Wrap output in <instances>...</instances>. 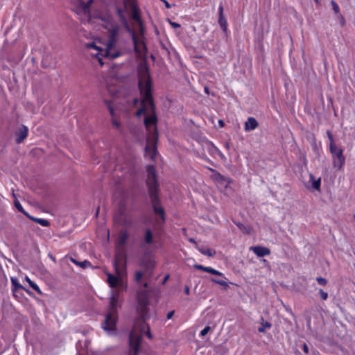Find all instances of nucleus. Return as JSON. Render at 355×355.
I'll use <instances>...</instances> for the list:
<instances>
[{
  "label": "nucleus",
  "instance_id": "0eeeda50",
  "mask_svg": "<svg viewBox=\"0 0 355 355\" xmlns=\"http://www.w3.org/2000/svg\"><path fill=\"white\" fill-rule=\"evenodd\" d=\"M76 1V12L78 15H84V19H82L83 21L91 22L92 16L90 13V6L93 3V0H88L87 2H84L82 0Z\"/></svg>",
  "mask_w": 355,
  "mask_h": 355
},
{
  "label": "nucleus",
  "instance_id": "c9c22d12",
  "mask_svg": "<svg viewBox=\"0 0 355 355\" xmlns=\"http://www.w3.org/2000/svg\"><path fill=\"white\" fill-rule=\"evenodd\" d=\"M316 281L320 285H326L327 283V280L322 277H317Z\"/></svg>",
  "mask_w": 355,
  "mask_h": 355
},
{
  "label": "nucleus",
  "instance_id": "c85d7f7f",
  "mask_svg": "<svg viewBox=\"0 0 355 355\" xmlns=\"http://www.w3.org/2000/svg\"><path fill=\"white\" fill-rule=\"evenodd\" d=\"M143 276H145V275L143 272V271H140V270L136 271V272H135V281L137 283H140Z\"/></svg>",
  "mask_w": 355,
  "mask_h": 355
},
{
  "label": "nucleus",
  "instance_id": "39448f33",
  "mask_svg": "<svg viewBox=\"0 0 355 355\" xmlns=\"http://www.w3.org/2000/svg\"><path fill=\"white\" fill-rule=\"evenodd\" d=\"M115 40L114 38H111L105 49H102L98 47L94 42L88 43L87 44V48L94 49L101 51L100 54L104 57L109 58L110 59H115L120 56L121 53L114 49Z\"/></svg>",
  "mask_w": 355,
  "mask_h": 355
},
{
  "label": "nucleus",
  "instance_id": "f8f14e48",
  "mask_svg": "<svg viewBox=\"0 0 355 355\" xmlns=\"http://www.w3.org/2000/svg\"><path fill=\"white\" fill-rule=\"evenodd\" d=\"M123 278L119 277L117 275L116 277L111 273H107V283L111 288H115L116 286L119 285L121 287H123Z\"/></svg>",
  "mask_w": 355,
  "mask_h": 355
},
{
  "label": "nucleus",
  "instance_id": "ddd939ff",
  "mask_svg": "<svg viewBox=\"0 0 355 355\" xmlns=\"http://www.w3.org/2000/svg\"><path fill=\"white\" fill-rule=\"evenodd\" d=\"M28 133V128L26 125H22L16 132V142L17 144L21 143L27 137Z\"/></svg>",
  "mask_w": 355,
  "mask_h": 355
},
{
  "label": "nucleus",
  "instance_id": "aec40b11",
  "mask_svg": "<svg viewBox=\"0 0 355 355\" xmlns=\"http://www.w3.org/2000/svg\"><path fill=\"white\" fill-rule=\"evenodd\" d=\"M27 218L40 225H41L43 227H48L50 225V223L49 220H47L46 219H43V218H35L34 216H31L30 214Z\"/></svg>",
  "mask_w": 355,
  "mask_h": 355
},
{
  "label": "nucleus",
  "instance_id": "6e6552de",
  "mask_svg": "<svg viewBox=\"0 0 355 355\" xmlns=\"http://www.w3.org/2000/svg\"><path fill=\"white\" fill-rule=\"evenodd\" d=\"M330 152L333 157V166L338 170L343 168L345 164V158L343 154V150L336 147L335 144L329 146Z\"/></svg>",
  "mask_w": 355,
  "mask_h": 355
},
{
  "label": "nucleus",
  "instance_id": "5701e85b",
  "mask_svg": "<svg viewBox=\"0 0 355 355\" xmlns=\"http://www.w3.org/2000/svg\"><path fill=\"white\" fill-rule=\"evenodd\" d=\"M128 237V234L126 232H121L118 239V245L123 247L126 243Z\"/></svg>",
  "mask_w": 355,
  "mask_h": 355
},
{
  "label": "nucleus",
  "instance_id": "4be33fe9",
  "mask_svg": "<svg viewBox=\"0 0 355 355\" xmlns=\"http://www.w3.org/2000/svg\"><path fill=\"white\" fill-rule=\"evenodd\" d=\"M12 196L15 198L14 201V205L16 209L19 211L24 214L26 217H28L29 216V214L24 210L19 201L16 198L15 193H12Z\"/></svg>",
  "mask_w": 355,
  "mask_h": 355
},
{
  "label": "nucleus",
  "instance_id": "f03ea898",
  "mask_svg": "<svg viewBox=\"0 0 355 355\" xmlns=\"http://www.w3.org/2000/svg\"><path fill=\"white\" fill-rule=\"evenodd\" d=\"M148 297L149 292L147 290L141 288L137 292V311L139 318L135 320L134 327L129 334L130 355H137L141 340L144 334L149 338H152L150 328L146 323V319L148 315Z\"/></svg>",
  "mask_w": 355,
  "mask_h": 355
},
{
  "label": "nucleus",
  "instance_id": "8fccbe9b",
  "mask_svg": "<svg viewBox=\"0 0 355 355\" xmlns=\"http://www.w3.org/2000/svg\"><path fill=\"white\" fill-rule=\"evenodd\" d=\"M218 123H219L220 127H223L224 125V122H223V120H219L218 121Z\"/></svg>",
  "mask_w": 355,
  "mask_h": 355
},
{
  "label": "nucleus",
  "instance_id": "423d86ee",
  "mask_svg": "<svg viewBox=\"0 0 355 355\" xmlns=\"http://www.w3.org/2000/svg\"><path fill=\"white\" fill-rule=\"evenodd\" d=\"M114 267L116 274L121 278L126 275V254L125 252H117L114 260Z\"/></svg>",
  "mask_w": 355,
  "mask_h": 355
},
{
  "label": "nucleus",
  "instance_id": "a211bd4d",
  "mask_svg": "<svg viewBox=\"0 0 355 355\" xmlns=\"http://www.w3.org/2000/svg\"><path fill=\"white\" fill-rule=\"evenodd\" d=\"M12 283V291L13 293H15L19 289H23L26 292H28L18 281L16 277H11L10 279Z\"/></svg>",
  "mask_w": 355,
  "mask_h": 355
},
{
  "label": "nucleus",
  "instance_id": "4468645a",
  "mask_svg": "<svg viewBox=\"0 0 355 355\" xmlns=\"http://www.w3.org/2000/svg\"><path fill=\"white\" fill-rule=\"evenodd\" d=\"M250 250L259 257H263L270 254V251L268 248L259 245L251 247Z\"/></svg>",
  "mask_w": 355,
  "mask_h": 355
},
{
  "label": "nucleus",
  "instance_id": "2eb2a0df",
  "mask_svg": "<svg viewBox=\"0 0 355 355\" xmlns=\"http://www.w3.org/2000/svg\"><path fill=\"white\" fill-rule=\"evenodd\" d=\"M95 17L99 19L102 22H103L106 28L112 26L113 19L110 15L98 13L96 15Z\"/></svg>",
  "mask_w": 355,
  "mask_h": 355
},
{
  "label": "nucleus",
  "instance_id": "c03bdc74",
  "mask_svg": "<svg viewBox=\"0 0 355 355\" xmlns=\"http://www.w3.org/2000/svg\"><path fill=\"white\" fill-rule=\"evenodd\" d=\"M162 1L164 3V5H165L166 8H171V5L169 4V3L167 1L162 0Z\"/></svg>",
  "mask_w": 355,
  "mask_h": 355
},
{
  "label": "nucleus",
  "instance_id": "f704fd0d",
  "mask_svg": "<svg viewBox=\"0 0 355 355\" xmlns=\"http://www.w3.org/2000/svg\"><path fill=\"white\" fill-rule=\"evenodd\" d=\"M214 177L215 180L218 181V182L223 181L225 179L222 175H220L219 173L216 172V171H215Z\"/></svg>",
  "mask_w": 355,
  "mask_h": 355
},
{
  "label": "nucleus",
  "instance_id": "1a4fd4ad",
  "mask_svg": "<svg viewBox=\"0 0 355 355\" xmlns=\"http://www.w3.org/2000/svg\"><path fill=\"white\" fill-rule=\"evenodd\" d=\"M132 8V18L135 20L139 25V32L141 35L144 34V27L143 26L142 21L140 18L139 9L135 3V0H131V3L129 4Z\"/></svg>",
  "mask_w": 355,
  "mask_h": 355
},
{
  "label": "nucleus",
  "instance_id": "c756f323",
  "mask_svg": "<svg viewBox=\"0 0 355 355\" xmlns=\"http://www.w3.org/2000/svg\"><path fill=\"white\" fill-rule=\"evenodd\" d=\"M331 4L332 6V8L335 12V14H339L340 13V8L339 6L337 4L336 1L334 0H331Z\"/></svg>",
  "mask_w": 355,
  "mask_h": 355
},
{
  "label": "nucleus",
  "instance_id": "864d4df0",
  "mask_svg": "<svg viewBox=\"0 0 355 355\" xmlns=\"http://www.w3.org/2000/svg\"><path fill=\"white\" fill-rule=\"evenodd\" d=\"M127 3H129V4L131 3V0H125V1H124L125 6H126Z\"/></svg>",
  "mask_w": 355,
  "mask_h": 355
},
{
  "label": "nucleus",
  "instance_id": "3c124183",
  "mask_svg": "<svg viewBox=\"0 0 355 355\" xmlns=\"http://www.w3.org/2000/svg\"><path fill=\"white\" fill-rule=\"evenodd\" d=\"M144 288H147L148 286V282H144L143 284H142Z\"/></svg>",
  "mask_w": 355,
  "mask_h": 355
},
{
  "label": "nucleus",
  "instance_id": "b1692460",
  "mask_svg": "<svg viewBox=\"0 0 355 355\" xmlns=\"http://www.w3.org/2000/svg\"><path fill=\"white\" fill-rule=\"evenodd\" d=\"M310 180L312 182V187L319 191L320 189L321 179L320 178L315 179L312 174L310 175Z\"/></svg>",
  "mask_w": 355,
  "mask_h": 355
},
{
  "label": "nucleus",
  "instance_id": "6e6d98bb",
  "mask_svg": "<svg viewBox=\"0 0 355 355\" xmlns=\"http://www.w3.org/2000/svg\"><path fill=\"white\" fill-rule=\"evenodd\" d=\"M98 209H97V211H96V216H98Z\"/></svg>",
  "mask_w": 355,
  "mask_h": 355
},
{
  "label": "nucleus",
  "instance_id": "09e8293b",
  "mask_svg": "<svg viewBox=\"0 0 355 355\" xmlns=\"http://www.w3.org/2000/svg\"><path fill=\"white\" fill-rule=\"evenodd\" d=\"M168 277H169V275H166V276L164 277V279H163V282H162V284H164L167 281V279H168Z\"/></svg>",
  "mask_w": 355,
  "mask_h": 355
},
{
  "label": "nucleus",
  "instance_id": "de8ad7c7",
  "mask_svg": "<svg viewBox=\"0 0 355 355\" xmlns=\"http://www.w3.org/2000/svg\"><path fill=\"white\" fill-rule=\"evenodd\" d=\"M189 291H190L189 290V287L187 286H185V288H184V293L188 295L189 293Z\"/></svg>",
  "mask_w": 355,
  "mask_h": 355
},
{
  "label": "nucleus",
  "instance_id": "bf43d9fd",
  "mask_svg": "<svg viewBox=\"0 0 355 355\" xmlns=\"http://www.w3.org/2000/svg\"><path fill=\"white\" fill-rule=\"evenodd\" d=\"M315 1L316 3H318V0H315Z\"/></svg>",
  "mask_w": 355,
  "mask_h": 355
},
{
  "label": "nucleus",
  "instance_id": "a19ab883",
  "mask_svg": "<svg viewBox=\"0 0 355 355\" xmlns=\"http://www.w3.org/2000/svg\"><path fill=\"white\" fill-rule=\"evenodd\" d=\"M112 125L116 128H119V126H120L119 123L116 120H115L114 119H112Z\"/></svg>",
  "mask_w": 355,
  "mask_h": 355
},
{
  "label": "nucleus",
  "instance_id": "5fc2aeb1",
  "mask_svg": "<svg viewBox=\"0 0 355 355\" xmlns=\"http://www.w3.org/2000/svg\"><path fill=\"white\" fill-rule=\"evenodd\" d=\"M238 227L241 229V230H243L242 227L244 228L243 225H241V224H238Z\"/></svg>",
  "mask_w": 355,
  "mask_h": 355
},
{
  "label": "nucleus",
  "instance_id": "cd10ccee",
  "mask_svg": "<svg viewBox=\"0 0 355 355\" xmlns=\"http://www.w3.org/2000/svg\"><path fill=\"white\" fill-rule=\"evenodd\" d=\"M116 14H117L118 17H119L120 20L122 22L126 23V18L124 15V9L117 7L116 8Z\"/></svg>",
  "mask_w": 355,
  "mask_h": 355
},
{
  "label": "nucleus",
  "instance_id": "79ce46f5",
  "mask_svg": "<svg viewBox=\"0 0 355 355\" xmlns=\"http://www.w3.org/2000/svg\"><path fill=\"white\" fill-rule=\"evenodd\" d=\"M173 314H174L173 311L168 312L166 315L167 319H171L173 317Z\"/></svg>",
  "mask_w": 355,
  "mask_h": 355
},
{
  "label": "nucleus",
  "instance_id": "bb28decb",
  "mask_svg": "<svg viewBox=\"0 0 355 355\" xmlns=\"http://www.w3.org/2000/svg\"><path fill=\"white\" fill-rule=\"evenodd\" d=\"M271 324L267 321H262L261 327L258 328V331L261 333L266 332V329H270Z\"/></svg>",
  "mask_w": 355,
  "mask_h": 355
},
{
  "label": "nucleus",
  "instance_id": "58836bf2",
  "mask_svg": "<svg viewBox=\"0 0 355 355\" xmlns=\"http://www.w3.org/2000/svg\"><path fill=\"white\" fill-rule=\"evenodd\" d=\"M327 137H328L329 139L330 140V145L334 144V138H333L331 133L329 131H327Z\"/></svg>",
  "mask_w": 355,
  "mask_h": 355
},
{
  "label": "nucleus",
  "instance_id": "72a5a7b5",
  "mask_svg": "<svg viewBox=\"0 0 355 355\" xmlns=\"http://www.w3.org/2000/svg\"><path fill=\"white\" fill-rule=\"evenodd\" d=\"M225 279H213L212 281L214 282L215 283L219 284V285H221V286H227V282L225 281Z\"/></svg>",
  "mask_w": 355,
  "mask_h": 355
},
{
  "label": "nucleus",
  "instance_id": "9b49d317",
  "mask_svg": "<svg viewBox=\"0 0 355 355\" xmlns=\"http://www.w3.org/2000/svg\"><path fill=\"white\" fill-rule=\"evenodd\" d=\"M127 29L131 34L135 51L137 53L141 52L143 49H146L144 42L137 37L135 33L127 25Z\"/></svg>",
  "mask_w": 355,
  "mask_h": 355
},
{
  "label": "nucleus",
  "instance_id": "37998d69",
  "mask_svg": "<svg viewBox=\"0 0 355 355\" xmlns=\"http://www.w3.org/2000/svg\"><path fill=\"white\" fill-rule=\"evenodd\" d=\"M302 349H303V351H304L305 353H306V354H307V353L309 352V347H308V346H307L306 344H304V345H303V347H302Z\"/></svg>",
  "mask_w": 355,
  "mask_h": 355
},
{
  "label": "nucleus",
  "instance_id": "f3484780",
  "mask_svg": "<svg viewBox=\"0 0 355 355\" xmlns=\"http://www.w3.org/2000/svg\"><path fill=\"white\" fill-rule=\"evenodd\" d=\"M196 248L202 254L206 255L207 257H214L216 254L215 250H211L209 248L205 247L203 245H199L198 243H196Z\"/></svg>",
  "mask_w": 355,
  "mask_h": 355
},
{
  "label": "nucleus",
  "instance_id": "20e7f679",
  "mask_svg": "<svg viewBox=\"0 0 355 355\" xmlns=\"http://www.w3.org/2000/svg\"><path fill=\"white\" fill-rule=\"evenodd\" d=\"M119 291H112V295L110 297L109 311L102 324V327L105 331L111 332L116 329V322L117 320L116 309L118 305Z\"/></svg>",
  "mask_w": 355,
  "mask_h": 355
},
{
  "label": "nucleus",
  "instance_id": "4c0bfd02",
  "mask_svg": "<svg viewBox=\"0 0 355 355\" xmlns=\"http://www.w3.org/2000/svg\"><path fill=\"white\" fill-rule=\"evenodd\" d=\"M105 104L107 105V107L110 111V114L114 116V109L111 106L110 102L109 101H105Z\"/></svg>",
  "mask_w": 355,
  "mask_h": 355
},
{
  "label": "nucleus",
  "instance_id": "4d7b16f0",
  "mask_svg": "<svg viewBox=\"0 0 355 355\" xmlns=\"http://www.w3.org/2000/svg\"><path fill=\"white\" fill-rule=\"evenodd\" d=\"M205 90L206 92H208V89L207 87H205Z\"/></svg>",
  "mask_w": 355,
  "mask_h": 355
},
{
  "label": "nucleus",
  "instance_id": "a18cd8bd",
  "mask_svg": "<svg viewBox=\"0 0 355 355\" xmlns=\"http://www.w3.org/2000/svg\"><path fill=\"white\" fill-rule=\"evenodd\" d=\"M218 10H219V16H221V15H223V8L222 6H220L219 8H218Z\"/></svg>",
  "mask_w": 355,
  "mask_h": 355
},
{
  "label": "nucleus",
  "instance_id": "473e14b6",
  "mask_svg": "<svg viewBox=\"0 0 355 355\" xmlns=\"http://www.w3.org/2000/svg\"><path fill=\"white\" fill-rule=\"evenodd\" d=\"M194 268L198 270H200L208 272L210 267L204 266L200 265V264H196V265H194Z\"/></svg>",
  "mask_w": 355,
  "mask_h": 355
},
{
  "label": "nucleus",
  "instance_id": "9d476101",
  "mask_svg": "<svg viewBox=\"0 0 355 355\" xmlns=\"http://www.w3.org/2000/svg\"><path fill=\"white\" fill-rule=\"evenodd\" d=\"M141 266L144 268L143 272L145 275L146 279L150 280L153 277V270L155 266V261L152 259H146L141 262Z\"/></svg>",
  "mask_w": 355,
  "mask_h": 355
},
{
  "label": "nucleus",
  "instance_id": "dca6fc26",
  "mask_svg": "<svg viewBox=\"0 0 355 355\" xmlns=\"http://www.w3.org/2000/svg\"><path fill=\"white\" fill-rule=\"evenodd\" d=\"M258 122L254 117H249L245 123V130L252 131L258 127Z\"/></svg>",
  "mask_w": 355,
  "mask_h": 355
},
{
  "label": "nucleus",
  "instance_id": "e433bc0d",
  "mask_svg": "<svg viewBox=\"0 0 355 355\" xmlns=\"http://www.w3.org/2000/svg\"><path fill=\"white\" fill-rule=\"evenodd\" d=\"M210 329H211V327L209 326H207L202 330L200 331V336H205V335L207 334V333L210 331Z\"/></svg>",
  "mask_w": 355,
  "mask_h": 355
},
{
  "label": "nucleus",
  "instance_id": "6ab92c4d",
  "mask_svg": "<svg viewBox=\"0 0 355 355\" xmlns=\"http://www.w3.org/2000/svg\"><path fill=\"white\" fill-rule=\"evenodd\" d=\"M144 241L146 245H150L153 242V232L150 229H146L145 230V234L144 238Z\"/></svg>",
  "mask_w": 355,
  "mask_h": 355
},
{
  "label": "nucleus",
  "instance_id": "7c9ffc66",
  "mask_svg": "<svg viewBox=\"0 0 355 355\" xmlns=\"http://www.w3.org/2000/svg\"><path fill=\"white\" fill-rule=\"evenodd\" d=\"M209 273H211L212 275H218V276H220L222 277L223 279H225V277L223 276V274L221 273L220 272L212 268H209Z\"/></svg>",
  "mask_w": 355,
  "mask_h": 355
},
{
  "label": "nucleus",
  "instance_id": "412c9836",
  "mask_svg": "<svg viewBox=\"0 0 355 355\" xmlns=\"http://www.w3.org/2000/svg\"><path fill=\"white\" fill-rule=\"evenodd\" d=\"M70 261L76 266L81 267L82 268H86L91 266V263L87 260H84L83 261H78L73 257H70Z\"/></svg>",
  "mask_w": 355,
  "mask_h": 355
},
{
  "label": "nucleus",
  "instance_id": "a878e982",
  "mask_svg": "<svg viewBox=\"0 0 355 355\" xmlns=\"http://www.w3.org/2000/svg\"><path fill=\"white\" fill-rule=\"evenodd\" d=\"M25 279L28 282L30 286L34 289L39 295H42V293L39 286L33 282L28 277H26Z\"/></svg>",
  "mask_w": 355,
  "mask_h": 355
},
{
  "label": "nucleus",
  "instance_id": "393cba45",
  "mask_svg": "<svg viewBox=\"0 0 355 355\" xmlns=\"http://www.w3.org/2000/svg\"><path fill=\"white\" fill-rule=\"evenodd\" d=\"M218 24L223 31L226 33L227 30V22L223 15L219 16Z\"/></svg>",
  "mask_w": 355,
  "mask_h": 355
},
{
  "label": "nucleus",
  "instance_id": "f257e3e1",
  "mask_svg": "<svg viewBox=\"0 0 355 355\" xmlns=\"http://www.w3.org/2000/svg\"><path fill=\"white\" fill-rule=\"evenodd\" d=\"M138 86L141 96V107L137 112V115L147 114L144 119V125L148 131L146 152L153 159L157 154V142L158 133L157 129V116L155 107L152 95L153 83L148 67L140 65L138 69Z\"/></svg>",
  "mask_w": 355,
  "mask_h": 355
},
{
  "label": "nucleus",
  "instance_id": "49530a36",
  "mask_svg": "<svg viewBox=\"0 0 355 355\" xmlns=\"http://www.w3.org/2000/svg\"><path fill=\"white\" fill-rule=\"evenodd\" d=\"M338 17L340 19V22H341L342 25H344V24H345L344 17L341 15H339Z\"/></svg>",
  "mask_w": 355,
  "mask_h": 355
},
{
  "label": "nucleus",
  "instance_id": "7ed1b4c3",
  "mask_svg": "<svg viewBox=\"0 0 355 355\" xmlns=\"http://www.w3.org/2000/svg\"><path fill=\"white\" fill-rule=\"evenodd\" d=\"M146 184L153 211L156 214H159L162 219L164 220V210L160 205L159 198L157 194L158 184L157 181L155 168L153 165H148L146 167Z\"/></svg>",
  "mask_w": 355,
  "mask_h": 355
},
{
  "label": "nucleus",
  "instance_id": "603ef678",
  "mask_svg": "<svg viewBox=\"0 0 355 355\" xmlns=\"http://www.w3.org/2000/svg\"><path fill=\"white\" fill-rule=\"evenodd\" d=\"M189 242H191V243H194L195 245H196V243H197L196 242V241H195L193 239H192V238L189 239Z\"/></svg>",
  "mask_w": 355,
  "mask_h": 355
},
{
  "label": "nucleus",
  "instance_id": "ea45409f",
  "mask_svg": "<svg viewBox=\"0 0 355 355\" xmlns=\"http://www.w3.org/2000/svg\"><path fill=\"white\" fill-rule=\"evenodd\" d=\"M170 24L174 28H178L180 27V24L176 22L170 21Z\"/></svg>",
  "mask_w": 355,
  "mask_h": 355
},
{
  "label": "nucleus",
  "instance_id": "13d9d810",
  "mask_svg": "<svg viewBox=\"0 0 355 355\" xmlns=\"http://www.w3.org/2000/svg\"><path fill=\"white\" fill-rule=\"evenodd\" d=\"M226 147L229 148V144H226Z\"/></svg>",
  "mask_w": 355,
  "mask_h": 355
},
{
  "label": "nucleus",
  "instance_id": "2f4dec72",
  "mask_svg": "<svg viewBox=\"0 0 355 355\" xmlns=\"http://www.w3.org/2000/svg\"><path fill=\"white\" fill-rule=\"evenodd\" d=\"M318 293L320 298L322 300H326L328 298V293L327 292H324L322 289L320 288L318 290Z\"/></svg>",
  "mask_w": 355,
  "mask_h": 355
}]
</instances>
